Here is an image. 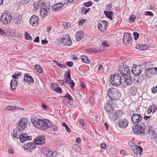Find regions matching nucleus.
<instances>
[{
	"instance_id": "nucleus-8",
	"label": "nucleus",
	"mask_w": 157,
	"mask_h": 157,
	"mask_svg": "<svg viewBox=\"0 0 157 157\" xmlns=\"http://www.w3.org/2000/svg\"><path fill=\"white\" fill-rule=\"evenodd\" d=\"M70 71L69 70H68L65 72L64 75V79L65 80L67 81V82L70 85V86L72 89H74V87L75 85V83L72 80H71Z\"/></svg>"
},
{
	"instance_id": "nucleus-20",
	"label": "nucleus",
	"mask_w": 157,
	"mask_h": 157,
	"mask_svg": "<svg viewBox=\"0 0 157 157\" xmlns=\"http://www.w3.org/2000/svg\"><path fill=\"white\" fill-rule=\"evenodd\" d=\"M49 9L48 8H41L40 9V15L42 17H45L48 15L49 11Z\"/></svg>"
},
{
	"instance_id": "nucleus-53",
	"label": "nucleus",
	"mask_w": 157,
	"mask_h": 157,
	"mask_svg": "<svg viewBox=\"0 0 157 157\" xmlns=\"http://www.w3.org/2000/svg\"><path fill=\"white\" fill-rule=\"evenodd\" d=\"M64 97L67 98L70 101H71L72 100V97L70 96V95H69L68 94L65 95L64 96Z\"/></svg>"
},
{
	"instance_id": "nucleus-47",
	"label": "nucleus",
	"mask_w": 157,
	"mask_h": 157,
	"mask_svg": "<svg viewBox=\"0 0 157 157\" xmlns=\"http://www.w3.org/2000/svg\"><path fill=\"white\" fill-rule=\"evenodd\" d=\"M86 20L81 19L78 21V25L80 26H82L84 23L86 22Z\"/></svg>"
},
{
	"instance_id": "nucleus-37",
	"label": "nucleus",
	"mask_w": 157,
	"mask_h": 157,
	"mask_svg": "<svg viewBox=\"0 0 157 157\" xmlns=\"http://www.w3.org/2000/svg\"><path fill=\"white\" fill-rule=\"evenodd\" d=\"M54 62H55L57 65L60 68H64L66 66L65 65L62 64L61 63H59L57 61H54Z\"/></svg>"
},
{
	"instance_id": "nucleus-36",
	"label": "nucleus",
	"mask_w": 157,
	"mask_h": 157,
	"mask_svg": "<svg viewBox=\"0 0 157 157\" xmlns=\"http://www.w3.org/2000/svg\"><path fill=\"white\" fill-rule=\"evenodd\" d=\"M111 118V117H110ZM119 117V115H118L116 113H115L113 114V116L111 117L112 120L115 121L117 120Z\"/></svg>"
},
{
	"instance_id": "nucleus-31",
	"label": "nucleus",
	"mask_w": 157,
	"mask_h": 157,
	"mask_svg": "<svg viewBox=\"0 0 157 157\" xmlns=\"http://www.w3.org/2000/svg\"><path fill=\"white\" fill-rule=\"evenodd\" d=\"M104 12L108 18L111 20H112V17L113 14V12L112 11H104Z\"/></svg>"
},
{
	"instance_id": "nucleus-29",
	"label": "nucleus",
	"mask_w": 157,
	"mask_h": 157,
	"mask_svg": "<svg viewBox=\"0 0 157 157\" xmlns=\"http://www.w3.org/2000/svg\"><path fill=\"white\" fill-rule=\"evenodd\" d=\"M147 130L149 134L151 135L154 136L155 132L154 131L152 126L150 125H147Z\"/></svg>"
},
{
	"instance_id": "nucleus-34",
	"label": "nucleus",
	"mask_w": 157,
	"mask_h": 157,
	"mask_svg": "<svg viewBox=\"0 0 157 157\" xmlns=\"http://www.w3.org/2000/svg\"><path fill=\"white\" fill-rule=\"evenodd\" d=\"M35 68L36 69L39 73H42L43 72L42 68L38 65H36L35 66Z\"/></svg>"
},
{
	"instance_id": "nucleus-56",
	"label": "nucleus",
	"mask_w": 157,
	"mask_h": 157,
	"mask_svg": "<svg viewBox=\"0 0 157 157\" xmlns=\"http://www.w3.org/2000/svg\"><path fill=\"white\" fill-rule=\"evenodd\" d=\"M100 147L101 148L105 149L106 147V144L104 143H101L100 144Z\"/></svg>"
},
{
	"instance_id": "nucleus-7",
	"label": "nucleus",
	"mask_w": 157,
	"mask_h": 157,
	"mask_svg": "<svg viewBox=\"0 0 157 157\" xmlns=\"http://www.w3.org/2000/svg\"><path fill=\"white\" fill-rule=\"evenodd\" d=\"M28 120L26 118L21 119L19 121L17 128L16 131H22L27 128Z\"/></svg>"
},
{
	"instance_id": "nucleus-3",
	"label": "nucleus",
	"mask_w": 157,
	"mask_h": 157,
	"mask_svg": "<svg viewBox=\"0 0 157 157\" xmlns=\"http://www.w3.org/2000/svg\"><path fill=\"white\" fill-rule=\"evenodd\" d=\"M132 129L134 133L139 135H144L146 126L144 123H141L132 126Z\"/></svg>"
},
{
	"instance_id": "nucleus-35",
	"label": "nucleus",
	"mask_w": 157,
	"mask_h": 157,
	"mask_svg": "<svg viewBox=\"0 0 157 157\" xmlns=\"http://www.w3.org/2000/svg\"><path fill=\"white\" fill-rule=\"evenodd\" d=\"M17 110H24V109L16 106L11 105V111H15Z\"/></svg>"
},
{
	"instance_id": "nucleus-13",
	"label": "nucleus",
	"mask_w": 157,
	"mask_h": 157,
	"mask_svg": "<svg viewBox=\"0 0 157 157\" xmlns=\"http://www.w3.org/2000/svg\"><path fill=\"white\" fill-rule=\"evenodd\" d=\"M40 126L39 128L41 129L45 130L51 126V124L49 121H40Z\"/></svg>"
},
{
	"instance_id": "nucleus-46",
	"label": "nucleus",
	"mask_w": 157,
	"mask_h": 157,
	"mask_svg": "<svg viewBox=\"0 0 157 157\" xmlns=\"http://www.w3.org/2000/svg\"><path fill=\"white\" fill-rule=\"evenodd\" d=\"M52 126V127H51L52 128L51 130L52 131H54V132L57 131V127L56 125Z\"/></svg>"
},
{
	"instance_id": "nucleus-14",
	"label": "nucleus",
	"mask_w": 157,
	"mask_h": 157,
	"mask_svg": "<svg viewBox=\"0 0 157 157\" xmlns=\"http://www.w3.org/2000/svg\"><path fill=\"white\" fill-rule=\"evenodd\" d=\"M104 108L106 112L109 113H112L114 109L113 104L109 102H108L105 104Z\"/></svg>"
},
{
	"instance_id": "nucleus-38",
	"label": "nucleus",
	"mask_w": 157,
	"mask_h": 157,
	"mask_svg": "<svg viewBox=\"0 0 157 157\" xmlns=\"http://www.w3.org/2000/svg\"><path fill=\"white\" fill-rule=\"evenodd\" d=\"M136 18V17L135 15H131L129 19V22L130 23H133L135 21Z\"/></svg>"
},
{
	"instance_id": "nucleus-50",
	"label": "nucleus",
	"mask_w": 157,
	"mask_h": 157,
	"mask_svg": "<svg viewBox=\"0 0 157 157\" xmlns=\"http://www.w3.org/2000/svg\"><path fill=\"white\" fill-rule=\"evenodd\" d=\"M21 75V74L20 73L15 74L12 75V77L14 78L17 79L19 76H20Z\"/></svg>"
},
{
	"instance_id": "nucleus-1",
	"label": "nucleus",
	"mask_w": 157,
	"mask_h": 157,
	"mask_svg": "<svg viewBox=\"0 0 157 157\" xmlns=\"http://www.w3.org/2000/svg\"><path fill=\"white\" fill-rule=\"evenodd\" d=\"M13 136L16 139H19L21 142L23 143L27 140H32V137L29 136L26 133H22L19 131H16L15 133L13 134Z\"/></svg>"
},
{
	"instance_id": "nucleus-19",
	"label": "nucleus",
	"mask_w": 157,
	"mask_h": 157,
	"mask_svg": "<svg viewBox=\"0 0 157 157\" xmlns=\"http://www.w3.org/2000/svg\"><path fill=\"white\" fill-rule=\"evenodd\" d=\"M132 149L134 154L140 155L143 150V149L140 146L135 145L132 147Z\"/></svg>"
},
{
	"instance_id": "nucleus-17",
	"label": "nucleus",
	"mask_w": 157,
	"mask_h": 157,
	"mask_svg": "<svg viewBox=\"0 0 157 157\" xmlns=\"http://www.w3.org/2000/svg\"><path fill=\"white\" fill-rule=\"evenodd\" d=\"M131 72L135 75H138L141 72V70L139 66L134 65L131 68Z\"/></svg>"
},
{
	"instance_id": "nucleus-51",
	"label": "nucleus",
	"mask_w": 157,
	"mask_h": 157,
	"mask_svg": "<svg viewBox=\"0 0 157 157\" xmlns=\"http://www.w3.org/2000/svg\"><path fill=\"white\" fill-rule=\"evenodd\" d=\"M103 66L101 64H100L99 65V67L98 69V71L100 72H102L103 71Z\"/></svg>"
},
{
	"instance_id": "nucleus-28",
	"label": "nucleus",
	"mask_w": 157,
	"mask_h": 157,
	"mask_svg": "<svg viewBox=\"0 0 157 157\" xmlns=\"http://www.w3.org/2000/svg\"><path fill=\"white\" fill-rule=\"evenodd\" d=\"M24 80L25 82H27L30 84L33 83L34 82L33 79L30 76H28V75L24 76Z\"/></svg>"
},
{
	"instance_id": "nucleus-64",
	"label": "nucleus",
	"mask_w": 157,
	"mask_h": 157,
	"mask_svg": "<svg viewBox=\"0 0 157 157\" xmlns=\"http://www.w3.org/2000/svg\"><path fill=\"white\" fill-rule=\"evenodd\" d=\"M42 44H45L48 43V41L46 40V39L41 40Z\"/></svg>"
},
{
	"instance_id": "nucleus-26",
	"label": "nucleus",
	"mask_w": 157,
	"mask_h": 157,
	"mask_svg": "<svg viewBox=\"0 0 157 157\" xmlns=\"http://www.w3.org/2000/svg\"><path fill=\"white\" fill-rule=\"evenodd\" d=\"M84 34L81 31L77 32L75 34V39L77 41L81 40L83 37Z\"/></svg>"
},
{
	"instance_id": "nucleus-33",
	"label": "nucleus",
	"mask_w": 157,
	"mask_h": 157,
	"mask_svg": "<svg viewBox=\"0 0 157 157\" xmlns=\"http://www.w3.org/2000/svg\"><path fill=\"white\" fill-rule=\"evenodd\" d=\"M82 60L84 63H90V61L89 60L88 58L85 55H83L81 57Z\"/></svg>"
},
{
	"instance_id": "nucleus-21",
	"label": "nucleus",
	"mask_w": 157,
	"mask_h": 157,
	"mask_svg": "<svg viewBox=\"0 0 157 157\" xmlns=\"http://www.w3.org/2000/svg\"><path fill=\"white\" fill-rule=\"evenodd\" d=\"M63 6V4L62 3L56 4L52 7V9L55 11H59L61 10Z\"/></svg>"
},
{
	"instance_id": "nucleus-55",
	"label": "nucleus",
	"mask_w": 157,
	"mask_h": 157,
	"mask_svg": "<svg viewBox=\"0 0 157 157\" xmlns=\"http://www.w3.org/2000/svg\"><path fill=\"white\" fill-rule=\"evenodd\" d=\"M112 6V4L111 2L109 5L107 7V9H106L107 10H108L107 11H110L111 10V9Z\"/></svg>"
},
{
	"instance_id": "nucleus-57",
	"label": "nucleus",
	"mask_w": 157,
	"mask_h": 157,
	"mask_svg": "<svg viewBox=\"0 0 157 157\" xmlns=\"http://www.w3.org/2000/svg\"><path fill=\"white\" fill-rule=\"evenodd\" d=\"M66 64L69 67H71L73 65V63L72 61L67 62Z\"/></svg>"
},
{
	"instance_id": "nucleus-11",
	"label": "nucleus",
	"mask_w": 157,
	"mask_h": 157,
	"mask_svg": "<svg viewBox=\"0 0 157 157\" xmlns=\"http://www.w3.org/2000/svg\"><path fill=\"white\" fill-rule=\"evenodd\" d=\"M62 39V43L66 46H70L72 44V42L69 36L68 35H65L63 36Z\"/></svg>"
},
{
	"instance_id": "nucleus-4",
	"label": "nucleus",
	"mask_w": 157,
	"mask_h": 157,
	"mask_svg": "<svg viewBox=\"0 0 157 157\" xmlns=\"http://www.w3.org/2000/svg\"><path fill=\"white\" fill-rule=\"evenodd\" d=\"M110 78V82L112 84L116 86H119L121 84V77L119 74L115 73L111 75Z\"/></svg>"
},
{
	"instance_id": "nucleus-23",
	"label": "nucleus",
	"mask_w": 157,
	"mask_h": 157,
	"mask_svg": "<svg viewBox=\"0 0 157 157\" xmlns=\"http://www.w3.org/2000/svg\"><path fill=\"white\" fill-rule=\"evenodd\" d=\"M31 121L35 127L39 128L40 123V121H41V120L35 117L34 118H32Z\"/></svg>"
},
{
	"instance_id": "nucleus-54",
	"label": "nucleus",
	"mask_w": 157,
	"mask_h": 157,
	"mask_svg": "<svg viewBox=\"0 0 157 157\" xmlns=\"http://www.w3.org/2000/svg\"><path fill=\"white\" fill-rule=\"evenodd\" d=\"M102 45L104 48L108 47V46L107 43V41H104L102 42Z\"/></svg>"
},
{
	"instance_id": "nucleus-44",
	"label": "nucleus",
	"mask_w": 157,
	"mask_h": 157,
	"mask_svg": "<svg viewBox=\"0 0 157 157\" xmlns=\"http://www.w3.org/2000/svg\"><path fill=\"white\" fill-rule=\"evenodd\" d=\"M134 38L135 40H136L139 36V33L137 32H134L133 33Z\"/></svg>"
},
{
	"instance_id": "nucleus-62",
	"label": "nucleus",
	"mask_w": 157,
	"mask_h": 157,
	"mask_svg": "<svg viewBox=\"0 0 157 157\" xmlns=\"http://www.w3.org/2000/svg\"><path fill=\"white\" fill-rule=\"evenodd\" d=\"M33 41L35 42L38 43L39 41V37L37 36L34 40Z\"/></svg>"
},
{
	"instance_id": "nucleus-12",
	"label": "nucleus",
	"mask_w": 157,
	"mask_h": 157,
	"mask_svg": "<svg viewBox=\"0 0 157 157\" xmlns=\"http://www.w3.org/2000/svg\"><path fill=\"white\" fill-rule=\"evenodd\" d=\"M142 116L140 114H134L131 117V121L133 124H137L142 120Z\"/></svg>"
},
{
	"instance_id": "nucleus-18",
	"label": "nucleus",
	"mask_w": 157,
	"mask_h": 157,
	"mask_svg": "<svg viewBox=\"0 0 157 157\" xmlns=\"http://www.w3.org/2000/svg\"><path fill=\"white\" fill-rule=\"evenodd\" d=\"M34 142L37 145L43 144L45 142L44 136H39L34 139Z\"/></svg>"
},
{
	"instance_id": "nucleus-6",
	"label": "nucleus",
	"mask_w": 157,
	"mask_h": 157,
	"mask_svg": "<svg viewBox=\"0 0 157 157\" xmlns=\"http://www.w3.org/2000/svg\"><path fill=\"white\" fill-rule=\"evenodd\" d=\"M118 69L121 75L124 77L131 75L128 66L126 64H124L118 67Z\"/></svg>"
},
{
	"instance_id": "nucleus-41",
	"label": "nucleus",
	"mask_w": 157,
	"mask_h": 157,
	"mask_svg": "<svg viewBox=\"0 0 157 157\" xmlns=\"http://www.w3.org/2000/svg\"><path fill=\"white\" fill-rule=\"evenodd\" d=\"M36 3H37V5H38L39 7L40 8L43 7L44 5L43 1L42 0H40V1L36 2Z\"/></svg>"
},
{
	"instance_id": "nucleus-10",
	"label": "nucleus",
	"mask_w": 157,
	"mask_h": 157,
	"mask_svg": "<svg viewBox=\"0 0 157 157\" xmlns=\"http://www.w3.org/2000/svg\"><path fill=\"white\" fill-rule=\"evenodd\" d=\"M108 24V22L105 21H100L98 23V28L100 30L104 31L107 29Z\"/></svg>"
},
{
	"instance_id": "nucleus-60",
	"label": "nucleus",
	"mask_w": 157,
	"mask_h": 157,
	"mask_svg": "<svg viewBox=\"0 0 157 157\" xmlns=\"http://www.w3.org/2000/svg\"><path fill=\"white\" fill-rule=\"evenodd\" d=\"M62 91L61 88L58 86L57 87V88L56 89V90L55 91L60 93H61Z\"/></svg>"
},
{
	"instance_id": "nucleus-30",
	"label": "nucleus",
	"mask_w": 157,
	"mask_h": 157,
	"mask_svg": "<svg viewBox=\"0 0 157 157\" xmlns=\"http://www.w3.org/2000/svg\"><path fill=\"white\" fill-rule=\"evenodd\" d=\"M13 21L17 25L20 24L21 23L22 21V17L20 16L15 17L13 19Z\"/></svg>"
},
{
	"instance_id": "nucleus-27",
	"label": "nucleus",
	"mask_w": 157,
	"mask_h": 157,
	"mask_svg": "<svg viewBox=\"0 0 157 157\" xmlns=\"http://www.w3.org/2000/svg\"><path fill=\"white\" fill-rule=\"evenodd\" d=\"M17 82L15 79H12L10 83V87L12 90H15L17 85Z\"/></svg>"
},
{
	"instance_id": "nucleus-15",
	"label": "nucleus",
	"mask_w": 157,
	"mask_h": 157,
	"mask_svg": "<svg viewBox=\"0 0 157 157\" xmlns=\"http://www.w3.org/2000/svg\"><path fill=\"white\" fill-rule=\"evenodd\" d=\"M23 147L26 150H29V152H31L32 150L34 149L36 146L35 144L33 143H29L27 144H24Z\"/></svg>"
},
{
	"instance_id": "nucleus-58",
	"label": "nucleus",
	"mask_w": 157,
	"mask_h": 157,
	"mask_svg": "<svg viewBox=\"0 0 157 157\" xmlns=\"http://www.w3.org/2000/svg\"><path fill=\"white\" fill-rule=\"evenodd\" d=\"M133 82L136 84L138 85L140 83L139 81L136 79H135L133 80Z\"/></svg>"
},
{
	"instance_id": "nucleus-63",
	"label": "nucleus",
	"mask_w": 157,
	"mask_h": 157,
	"mask_svg": "<svg viewBox=\"0 0 157 157\" xmlns=\"http://www.w3.org/2000/svg\"><path fill=\"white\" fill-rule=\"evenodd\" d=\"M8 152L10 154H13L14 153V151L12 148L9 149Z\"/></svg>"
},
{
	"instance_id": "nucleus-32",
	"label": "nucleus",
	"mask_w": 157,
	"mask_h": 157,
	"mask_svg": "<svg viewBox=\"0 0 157 157\" xmlns=\"http://www.w3.org/2000/svg\"><path fill=\"white\" fill-rule=\"evenodd\" d=\"M136 48L139 50L143 51L147 49L148 47L146 45H140L138 44L136 45Z\"/></svg>"
},
{
	"instance_id": "nucleus-61",
	"label": "nucleus",
	"mask_w": 157,
	"mask_h": 157,
	"mask_svg": "<svg viewBox=\"0 0 157 157\" xmlns=\"http://www.w3.org/2000/svg\"><path fill=\"white\" fill-rule=\"evenodd\" d=\"M93 48L92 49H88L86 50V52L93 53Z\"/></svg>"
},
{
	"instance_id": "nucleus-39",
	"label": "nucleus",
	"mask_w": 157,
	"mask_h": 157,
	"mask_svg": "<svg viewBox=\"0 0 157 157\" xmlns=\"http://www.w3.org/2000/svg\"><path fill=\"white\" fill-rule=\"evenodd\" d=\"M25 38L26 40H31L32 37L30 34L27 32H25Z\"/></svg>"
},
{
	"instance_id": "nucleus-59",
	"label": "nucleus",
	"mask_w": 157,
	"mask_h": 157,
	"mask_svg": "<svg viewBox=\"0 0 157 157\" xmlns=\"http://www.w3.org/2000/svg\"><path fill=\"white\" fill-rule=\"evenodd\" d=\"M80 122L81 124L83 126H85V121L83 119L80 120Z\"/></svg>"
},
{
	"instance_id": "nucleus-52",
	"label": "nucleus",
	"mask_w": 157,
	"mask_h": 157,
	"mask_svg": "<svg viewBox=\"0 0 157 157\" xmlns=\"http://www.w3.org/2000/svg\"><path fill=\"white\" fill-rule=\"evenodd\" d=\"M144 15L146 16L149 15L151 16H152L153 15V14L150 11H146L144 13Z\"/></svg>"
},
{
	"instance_id": "nucleus-43",
	"label": "nucleus",
	"mask_w": 157,
	"mask_h": 157,
	"mask_svg": "<svg viewBox=\"0 0 157 157\" xmlns=\"http://www.w3.org/2000/svg\"><path fill=\"white\" fill-rule=\"evenodd\" d=\"M37 3L36 2H34L33 4V10L34 11L37 10L38 9H39V7L38 6V5H37Z\"/></svg>"
},
{
	"instance_id": "nucleus-48",
	"label": "nucleus",
	"mask_w": 157,
	"mask_h": 157,
	"mask_svg": "<svg viewBox=\"0 0 157 157\" xmlns=\"http://www.w3.org/2000/svg\"><path fill=\"white\" fill-rule=\"evenodd\" d=\"M149 70V72L150 73V74H151V75L152 76L154 75V70L153 69V68H151L148 69Z\"/></svg>"
},
{
	"instance_id": "nucleus-5",
	"label": "nucleus",
	"mask_w": 157,
	"mask_h": 157,
	"mask_svg": "<svg viewBox=\"0 0 157 157\" xmlns=\"http://www.w3.org/2000/svg\"><path fill=\"white\" fill-rule=\"evenodd\" d=\"M11 19V13L7 11L2 14L0 17L1 22L3 24L7 25L10 22Z\"/></svg>"
},
{
	"instance_id": "nucleus-45",
	"label": "nucleus",
	"mask_w": 157,
	"mask_h": 157,
	"mask_svg": "<svg viewBox=\"0 0 157 157\" xmlns=\"http://www.w3.org/2000/svg\"><path fill=\"white\" fill-rule=\"evenodd\" d=\"M149 109L151 111V112L154 113L156 109V107L154 106H151L149 107Z\"/></svg>"
},
{
	"instance_id": "nucleus-24",
	"label": "nucleus",
	"mask_w": 157,
	"mask_h": 157,
	"mask_svg": "<svg viewBox=\"0 0 157 157\" xmlns=\"http://www.w3.org/2000/svg\"><path fill=\"white\" fill-rule=\"evenodd\" d=\"M42 152L47 157H51L52 154H53V152L50 151L49 149L47 147L44 148L42 149Z\"/></svg>"
},
{
	"instance_id": "nucleus-22",
	"label": "nucleus",
	"mask_w": 157,
	"mask_h": 157,
	"mask_svg": "<svg viewBox=\"0 0 157 157\" xmlns=\"http://www.w3.org/2000/svg\"><path fill=\"white\" fill-rule=\"evenodd\" d=\"M118 124L119 126L122 128L126 127L128 124V121L126 120H120L118 121Z\"/></svg>"
},
{
	"instance_id": "nucleus-40",
	"label": "nucleus",
	"mask_w": 157,
	"mask_h": 157,
	"mask_svg": "<svg viewBox=\"0 0 157 157\" xmlns=\"http://www.w3.org/2000/svg\"><path fill=\"white\" fill-rule=\"evenodd\" d=\"M58 87V85L56 83H53L51 85L52 89L55 91L56 90V89Z\"/></svg>"
},
{
	"instance_id": "nucleus-42",
	"label": "nucleus",
	"mask_w": 157,
	"mask_h": 157,
	"mask_svg": "<svg viewBox=\"0 0 157 157\" xmlns=\"http://www.w3.org/2000/svg\"><path fill=\"white\" fill-rule=\"evenodd\" d=\"M145 76L147 78H149L152 77L151 74H150V73L149 72V70L148 69H147L145 72Z\"/></svg>"
},
{
	"instance_id": "nucleus-16",
	"label": "nucleus",
	"mask_w": 157,
	"mask_h": 157,
	"mask_svg": "<svg viewBox=\"0 0 157 157\" xmlns=\"http://www.w3.org/2000/svg\"><path fill=\"white\" fill-rule=\"evenodd\" d=\"M39 22V19L38 17L36 15L32 16L29 20L30 24L33 26H36L37 25Z\"/></svg>"
},
{
	"instance_id": "nucleus-49",
	"label": "nucleus",
	"mask_w": 157,
	"mask_h": 157,
	"mask_svg": "<svg viewBox=\"0 0 157 157\" xmlns=\"http://www.w3.org/2000/svg\"><path fill=\"white\" fill-rule=\"evenodd\" d=\"M92 5V2H87L84 3V6L87 7H88L91 6Z\"/></svg>"
},
{
	"instance_id": "nucleus-25",
	"label": "nucleus",
	"mask_w": 157,
	"mask_h": 157,
	"mask_svg": "<svg viewBox=\"0 0 157 157\" xmlns=\"http://www.w3.org/2000/svg\"><path fill=\"white\" fill-rule=\"evenodd\" d=\"M124 78L125 80L123 82V85H124L125 86H127L130 85L132 84V81L131 78V75L129 76V77H124Z\"/></svg>"
},
{
	"instance_id": "nucleus-9",
	"label": "nucleus",
	"mask_w": 157,
	"mask_h": 157,
	"mask_svg": "<svg viewBox=\"0 0 157 157\" xmlns=\"http://www.w3.org/2000/svg\"><path fill=\"white\" fill-rule=\"evenodd\" d=\"M123 41L124 43L126 44H131L132 38L130 33H127L124 34Z\"/></svg>"
},
{
	"instance_id": "nucleus-2",
	"label": "nucleus",
	"mask_w": 157,
	"mask_h": 157,
	"mask_svg": "<svg viewBox=\"0 0 157 157\" xmlns=\"http://www.w3.org/2000/svg\"><path fill=\"white\" fill-rule=\"evenodd\" d=\"M107 94L110 99L112 100L117 99L121 96L119 91L114 88H111L108 90Z\"/></svg>"
}]
</instances>
